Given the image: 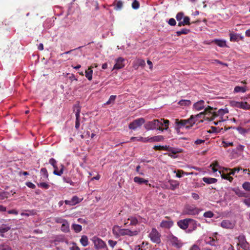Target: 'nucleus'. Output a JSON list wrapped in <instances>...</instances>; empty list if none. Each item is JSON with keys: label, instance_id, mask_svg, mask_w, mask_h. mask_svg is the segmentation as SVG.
<instances>
[{"label": "nucleus", "instance_id": "nucleus-1", "mask_svg": "<svg viewBox=\"0 0 250 250\" xmlns=\"http://www.w3.org/2000/svg\"><path fill=\"white\" fill-rule=\"evenodd\" d=\"M204 112H201L197 115H191L189 118L186 120L176 119L175 120L176 128L177 129L183 127L189 129L198 121V118L204 116Z\"/></svg>", "mask_w": 250, "mask_h": 250}, {"label": "nucleus", "instance_id": "nucleus-2", "mask_svg": "<svg viewBox=\"0 0 250 250\" xmlns=\"http://www.w3.org/2000/svg\"><path fill=\"white\" fill-rule=\"evenodd\" d=\"M216 108H213L210 106H208L203 111V112H204V119L211 121L216 117L220 116L221 120H223L222 116L229 112L227 108L220 109L217 112L214 111V110Z\"/></svg>", "mask_w": 250, "mask_h": 250}, {"label": "nucleus", "instance_id": "nucleus-3", "mask_svg": "<svg viewBox=\"0 0 250 250\" xmlns=\"http://www.w3.org/2000/svg\"><path fill=\"white\" fill-rule=\"evenodd\" d=\"M112 231L115 235L119 236L125 235L134 236L137 235L140 232L139 229H136L132 231L129 229H120L119 226L117 225L113 227Z\"/></svg>", "mask_w": 250, "mask_h": 250}, {"label": "nucleus", "instance_id": "nucleus-4", "mask_svg": "<svg viewBox=\"0 0 250 250\" xmlns=\"http://www.w3.org/2000/svg\"><path fill=\"white\" fill-rule=\"evenodd\" d=\"M163 123L159 120H154L152 121L147 122L144 125L145 128L148 130L157 129L161 131H163L164 128H163Z\"/></svg>", "mask_w": 250, "mask_h": 250}, {"label": "nucleus", "instance_id": "nucleus-5", "mask_svg": "<svg viewBox=\"0 0 250 250\" xmlns=\"http://www.w3.org/2000/svg\"><path fill=\"white\" fill-rule=\"evenodd\" d=\"M153 148L155 150H166L170 152L172 154H176L182 152L181 149L172 147L169 146H155Z\"/></svg>", "mask_w": 250, "mask_h": 250}, {"label": "nucleus", "instance_id": "nucleus-6", "mask_svg": "<svg viewBox=\"0 0 250 250\" xmlns=\"http://www.w3.org/2000/svg\"><path fill=\"white\" fill-rule=\"evenodd\" d=\"M167 239L170 244L176 248L179 249L183 246L181 240L178 239L177 237L174 236L172 234L167 235Z\"/></svg>", "mask_w": 250, "mask_h": 250}, {"label": "nucleus", "instance_id": "nucleus-7", "mask_svg": "<svg viewBox=\"0 0 250 250\" xmlns=\"http://www.w3.org/2000/svg\"><path fill=\"white\" fill-rule=\"evenodd\" d=\"M91 240L94 244V248L96 249H104V248H106V243L102 240L101 238L97 237L94 236Z\"/></svg>", "mask_w": 250, "mask_h": 250}, {"label": "nucleus", "instance_id": "nucleus-8", "mask_svg": "<svg viewBox=\"0 0 250 250\" xmlns=\"http://www.w3.org/2000/svg\"><path fill=\"white\" fill-rule=\"evenodd\" d=\"M149 237L153 242L157 244H160L161 243V234L156 229H152L151 232L149 234Z\"/></svg>", "mask_w": 250, "mask_h": 250}, {"label": "nucleus", "instance_id": "nucleus-9", "mask_svg": "<svg viewBox=\"0 0 250 250\" xmlns=\"http://www.w3.org/2000/svg\"><path fill=\"white\" fill-rule=\"evenodd\" d=\"M145 122V120L143 118H140L131 122L128 127L129 129L135 130L137 128L140 127Z\"/></svg>", "mask_w": 250, "mask_h": 250}, {"label": "nucleus", "instance_id": "nucleus-10", "mask_svg": "<svg viewBox=\"0 0 250 250\" xmlns=\"http://www.w3.org/2000/svg\"><path fill=\"white\" fill-rule=\"evenodd\" d=\"M194 223L193 219L188 218L179 221L177 222V225L180 228L183 229H186L189 226V223Z\"/></svg>", "mask_w": 250, "mask_h": 250}, {"label": "nucleus", "instance_id": "nucleus-11", "mask_svg": "<svg viewBox=\"0 0 250 250\" xmlns=\"http://www.w3.org/2000/svg\"><path fill=\"white\" fill-rule=\"evenodd\" d=\"M75 115H76V123H75V128L77 129H78L80 127V112H81V108L77 105H75L74 106V111H75Z\"/></svg>", "mask_w": 250, "mask_h": 250}, {"label": "nucleus", "instance_id": "nucleus-12", "mask_svg": "<svg viewBox=\"0 0 250 250\" xmlns=\"http://www.w3.org/2000/svg\"><path fill=\"white\" fill-rule=\"evenodd\" d=\"M237 239L239 242L238 245L242 249L246 250L249 248V243L247 242L245 236L243 234L240 235Z\"/></svg>", "mask_w": 250, "mask_h": 250}, {"label": "nucleus", "instance_id": "nucleus-13", "mask_svg": "<svg viewBox=\"0 0 250 250\" xmlns=\"http://www.w3.org/2000/svg\"><path fill=\"white\" fill-rule=\"evenodd\" d=\"M220 226L224 229H232L235 226V224L233 221L228 220H224L221 222Z\"/></svg>", "mask_w": 250, "mask_h": 250}, {"label": "nucleus", "instance_id": "nucleus-14", "mask_svg": "<svg viewBox=\"0 0 250 250\" xmlns=\"http://www.w3.org/2000/svg\"><path fill=\"white\" fill-rule=\"evenodd\" d=\"M168 219L167 220H163L161 224L160 227L163 228L169 229L173 225V222L167 217H166Z\"/></svg>", "mask_w": 250, "mask_h": 250}, {"label": "nucleus", "instance_id": "nucleus-15", "mask_svg": "<svg viewBox=\"0 0 250 250\" xmlns=\"http://www.w3.org/2000/svg\"><path fill=\"white\" fill-rule=\"evenodd\" d=\"M125 59L122 57H119L117 59L116 63L114 65L113 69H119L125 66L124 62Z\"/></svg>", "mask_w": 250, "mask_h": 250}, {"label": "nucleus", "instance_id": "nucleus-16", "mask_svg": "<svg viewBox=\"0 0 250 250\" xmlns=\"http://www.w3.org/2000/svg\"><path fill=\"white\" fill-rule=\"evenodd\" d=\"M133 181L135 183H136L139 185L144 184L146 185H148L149 187L151 186V184H148V180L147 179H145L140 177H135L133 179Z\"/></svg>", "mask_w": 250, "mask_h": 250}, {"label": "nucleus", "instance_id": "nucleus-17", "mask_svg": "<svg viewBox=\"0 0 250 250\" xmlns=\"http://www.w3.org/2000/svg\"><path fill=\"white\" fill-rule=\"evenodd\" d=\"M141 219V218L139 216L138 217L130 216L127 218V221H130L129 225L136 226L140 222Z\"/></svg>", "mask_w": 250, "mask_h": 250}, {"label": "nucleus", "instance_id": "nucleus-18", "mask_svg": "<svg viewBox=\"0 0 250 250\" xmlns=\"http://www.w3.org/2000/svg\"><path fill=\"white\" fill-rule=\"evenodd\" d=\"M186 213L188 215H195L198 213V211L197 208L188 206L186 208Z\"/></svg>", "mask_w": 250, "mask_h": 250}, {"label": "nucleus", "instance_id": "nucleus-19", "mask_svg": "<svg viewBox=\"0 0 250 250\" xmlns=\"http://www.w3.org/2000/svg\"><path fill=\"white\" fill-rule=\"evenodd\" d=\"M53 168L54 169L53 174L56 175L61 176L63 173L64 166L62 164H61L60 166V169L59 170L57 165L55 167H53Z\"/></svg>", "mask_w": 250, "mask_h": 250}, {"label": "nucleus", "instance_id": "nucleus-20", "mask_svg": "<svg viewBox=\"0 0 250 250\" xmlns=\"http://www.w3.org/2000/svg\"><path fill=\"white\" fill-rule=\"evenodd\" d=\"M193 107L196 110H201L205 107V102L203 100H200L193 104Z\"/></svg>", "mask_w": 250, "mask_h": 250}, {"label": "nucleus", "instance_id": "nucleus-21", "mask_svg": "<svg viewBox=\"0 0 250 250\" xmlns=\"http://www.w3.org/2000/svg\"><path fill=\"white\" fill-rule=\"evenodd\" d=\"M148 243L143 242L141 245H136L134 247V250H146L148 248Z\"/></svg>", "mask_w": 250, "mask_h": 250}, {"label": "nucleus", "instance_id": "nucleus-22", "mask_svg": "<svg viewBox=\"0 0 250 250\" xmlns=\"http://www.w3.org/2000/svg\"><path fill=\"white\" fill-rule=\"evenodd\" d=\"M232 191H233L235 193L238 195L239 197H247V193L244 192L243 191L240 190L239 188H233L232 189Z\"/></svg>", "mask_w": 250, "mask_h": 250}, {"label": "nucleus", "instance_id": "nucleus-23", "mask_svg": "<svg viewBox=\"0 0 250 250\" xmlns=\"http://www.w3.org/2000/svg\"><path fill=\"white\" fill-rule=\"evenodd\" d=\"M164 137L161 135H158L152 137H148V142H160L164 140Z\"/></svg>", "mask_w": 250, "mask_h": 250}, {"label": "nucleus", "instance_id": "nucleus-24", "mask_svg": "<svg viewBox=\"0 0 250 250\" xmlns=\"http://www.w3.org/2000/svg\"><path fill=\"white\" fill-rule=\"evenodd\" d=\"M10 229V227L5 225H2L0 227V235L1 237H4V233Z\"/></svg>", "mask_w": 250, "mask_h": 250}, {"label": "nucleus", "instance_id": "nucleus-25", "mask_svg": "<svg viewBox=\"0 0 250 250\" xmlns=\"http://www.w3.org/2000/svg\"><path fill=\"white\" fill-rule=\"evenodd\" d=\"M202 180L203 182L208 184L215 183L217 181V179L210 177H203Z\"/></svg>", "mask_w": 250, "mask_h": 250}, {"label": "nucleus", "instance_id": "nucleus-26", "mask_svg": "<svg viewBox=\"0 0 250 250\" xmlns=\"http://www.w3.org/2000/svg\"><path fill=\"white\" fill-rule=\"evenodd\" d=\"M61 229L62 231L64 232H67L69 231V224L67 221L62 225Z\"/></svg>", "mask_w": 250, "mask_h": 250}, {"label": "nucleus", "instance_id": "nucleus-27", "mask_svg": "<svg viewBox=\"0 0 250 250\" xmlns=\"http://www.w3.org/2000/svg\"><path fill=\"white\" fill-rule=\"evenodd\" d=\"M130 140L131 141H140L144 143H146L148 142V137L147 138H144L142 137H132L130 138Z\"/></svg>", "mask_w": 250, "mask_h": 250}, {"label": "nucleus", "instance_id": "nucleus-28", "mask_svg": "<svg viewBox=\"0 0 250 250\" xmlns=\"http://www.w3.org/2000/svg\"><path fill=\"white\" fill-rule=\"evenodd\" d=\"M93 70L92 67H89L87 70H85V77L89 81H91L92 79Z\"/></svg>", "mask_w": 250, "mask_h": 250}, {"label": "nucleus", "instance_id": "nucleus-29", "mask_svg": "<svg viewBox=\"0 0 250 250\" xmlns=\"http://www.w3.org/2000/svg\"><path fill=\"white\" fill-rule=\"evenodd\" d=\"M246 91H247L246 86H236L234 87V93H238V92L245 93Z\"/></svg>", "mask_w": 250, "mask_h": 250}, {"label": "nucleus", "instance_id": "nucleus-30", "mask_svg": "<svg viewBox=\"0 0 250 250\" xmlns=\"http://www.w3.org/2000/svg\"><path fill=\"white\" fill-rule=\"evenodd\" d=\"M80 242L81 244L84 247L87 246L88 244L87 237L85 235L82 236L80 239Z\"/></svg>", "mask_w": 250, "mask_h": 250}, {"label": "nucleus", "instance_id": "nucleus-31", "mask_svg": "<svg viewBox=\"0 0 250 250\" xmlns=\"http://www.w3.org/2000/svg\"><path fill=\"white\" fill-rule=\"evenodd\" d=\"M205 241L207 244H208L211 246L215 245L216 240L213 237H209L208 238H206Z\"/></svg>", "mask_w": 250, "mask_h": 250}, {"label": "nucleus", "instance_id": "nucleus-32", "mask_svg": "<svg viewBox=\"0 0 250 250\" xmlns=\"http://www.w3.org/2000/svg\"><path fill=\"white\" fill-rule=\"evenodd\" d=\"M190 32V30L187 28H183L180 31H178L176 32L177 36H180L182 34H188Z\"/></svg>", "mask_w": 250, "mask_h": 250}, {"label": "nucleus", "instance_id": "nucleus-33", "mask_svg": "<svg viewBox=\"0 0 250 250\" xmlns=\"http://www.w3.org/2000/svg\"><path fill=\"white\" fill-rule=\"evenodd\" d=\"M216 45L219 47H224L226 45V42L225 41L220 40H215L213 41Z\"/></svg>", "mask_w": 250, "mask_h": 250}, {"label": "nucleus", "instance_id": "nucleus-34", "mask_svg": "<svg viewBox=\"0 0 250 250\" xmlns=\"http://www.w3.org/2000/svg\"><path fill=\"white\" fill-rule=\"evenodd\" d=\"M0 250H12L11 247L6 243L0 244Z\"/></svg>", "mask_w": 250, "mask_h": 250}, {"label": "nucleus", "instance_id": "nucleus-35", "mask_svg": "<svg viewBox=\"0 0 250 250\" xmlns=\"http://www.w3.org/2000/svg\"><path fill=\"white\" fill-rule=\"evenodd\" d=\"M191 103V101L188 100H182L178 102V104L181 106H188Z\"/></svg>", "mask_w": 250, "mask_h": 250}, {"label": "nucleus", "instance_id": "nucleus-36", "mask_svg": "<svg viewBox=\"0 0 250 250\" xmlns=\"http://www.w3.org/2000/svg\"><path fill=\"white\" fill-rule=\"evenodd\" d=\"M240 108L243 109L249 110L250 109V105L247 102H241Z\"/></svg>", "mask_w": 250, "mask_h": 250}, {"label": "nucleus", "instance_id": "nucleus-37", "mask_svg": "<svg viewBox=\"0 0 250 250\" xmlns=\"http://www.w3.org/2000/svg\"><path fill=\"white\" fill-rule=\"evenodd\" d=\"M115 6L114 9L116 10H120L123 6V3L122 1L119 0L116 3H114Z\"/></svg>", "mask_w": 250, "mask_h": 250}, {"label": "nucleus", "instance_id": "nucleus-38", "mask_svg": "<svg viewBox=\"0 0 250 250\" xmlns=\"http://www.w3.org/2000/svg\"><path fill=\"white\" fill-rule=\"evenodd\" d=\"M9 193L7 191L0 192V200H2L8 197Z\"/></svg>", "mask_w": 250, "mask_h": 250}, {"label": "nucleus", "instance_id": "nucleus-39", "mask_svg": "<svg viewBox=\"0 0 250 250\" xmlns=\"http://www.w3.org/2000/svg\"><path fill=\"white\" fill-rule=\"evenodd\" d=\"M72 229L75 230L76 232H79L82 230V227L80 225L73 224L72 225Z\"/></svg>", "mask_w": 250, "mask_h": 250}, {"label": "nucleus", "instance_id": "nucleus-40", "mask_svg": "<svg viewBox=\"0 0 250 250\" xmlns=\"http://www.w3.org/2000/svg\"><path fill=\"white\" fill-rule=\"evenodd\" d=\"M230 128L237 129L238 131V132L241 134H244L248 132L247 129L240 126L236 128L234 127H231Z\"/></svg>", "mask_w": 250, "mask_h": 250}, {"label": "nucleus", "instance_id": "nucleus-41", "mask_svg": "<svg viewBox=\"0 0 250 250\" xmlns=\"http://www.w3.org/2000/svg\"><path fill=\"white\" fill-rule=\"evenodd\" d=\"M38 186L43 189H48L50 187V186L46 183L45 182H41L40 183H38Z\"/></svg>", "mask_w": 250, "mask_h": 250}, {"label": "nucleus", "instance_id": "nucleus-42", "mask_svg": "<svg viewBox=\"0 0 250 250\" xmlns=\"http://www.w3.org/2000/svg\"><path fill=\"white\" fill-rule=\"evenodd\" d=\"M221 177L223 179H227L229 180V182H231L233 180V178L230 176V174H224L223 173L221 174Z\"/></svg>", "mask_w": 250, "mask_h": 250}, {"label": "nucleus", "instance_id": "nucleus-43", "mask_svg": "<svg viewBox=\"0 0 250 250\" xmlns=\"http://www.w3.org/2000/svg\"><path fill=\"white\" fill-rule=\"evenodd\" d=\"M131 6L134 9H138L140 7V3L137 0H134L132 3Z\"/></svg>", "mask_w": 250, "mask_h": 250}, {"label": "nucleus", "instance_id": "nucleus-44", "mask_svg": "<svg viewBox=\"0 0 250 250\" xmlns=\"http://www.w3.org/2000/svg\"><path fill=\"white\" fill-rule=\"evenodd\" d=\"M242 187L246 191H250V183L248 182H244L242 185Z\"/></svg>", "mask_w": 250, "mask_h": 250}, {"label": "nucleus", "instance_id": "nucleus-45", "mask_svg": "<svg viewBox=\"0 0 250 250\" xmlns=\"http://www.w3.org/2000/svg\"><path fill=\"white\" fill-rule=\"evenodd\" d=\"M160 121L162 122V123H163V126H165V127H163L164 130H167L168 127L169 121L168 120H165L164 119H161Z\"/></svg>", "mask_w": 250, "mask_h": 250}, {"label": "nucleus", "instance_id": "nucleus-46", "mask_svg": "<svg viewBox=\"0 0 250 250\" xmlns=\"http://www.w3.org/2000/svg\"><path fill=\"white\" fill-rule=\"evenodd\" d=\"M184 175H188V173L182 170H178L176 172V176L178 178H181Z\"/></svg>", "mask_w": 250, "mask_h": 250}, {"label": "nucleus", "instance_id": "nucleus-47", "mask_svg": "<svg viewBox=\"0 0 250 250\" xmlns=\"http://www.w3.org/2000/svg\"><path fill=\"white\" fill-rule=\"evenodd\" d=\"M27 211L28 212V213L21 212V215L29 216L31 215H34L35 214V212L34 210H28Z\"/></svg>", "mask_w": 250, "mask_h": 250}, {"label": "nucleus", "instance_id": "nucleus-48", "mask_svg": "<svg viewBox=\"0 0 250 250\" xmlns=\"http://www.w3.org/2000/svg\"><path fill=\"white\" fill-rule=\"evenodd\" d=\"M116 96L115 95H111L110 96L109 100L106 102L105 104H109L111 103H113L116 99Z\"/></svg>", "mask_w": 250, "mask_h": 250}, {"label": "nucleus", "instance_id": "nucleus-49", "mask_svg": "<svg viewBox=\"0 0 250 250\" xmlns=\"http://www.w3.org/2000/svg\"><path fill=\"white\" fill-rule=\"evenodd\" d=\"M230 41H236L238 39V36L236 34L230 33L229 34Z\"/></svg>", "mask_w": 250, "mask_h": 250}, {"label": "nucleus", "instance_id": "nucleus-50", "mask_svg": "<svg viewBox=\"0 0 250 250\" xmlns=\"http://www.w3.org/2000/svg\"><path fill=\"white\" fill-rule=\"evenodd\" d=\"M214 214L211 211H208L207 212H205L204 213V217H207V218H211L213 216Z\"/></svg>", "mask_w": 250, "mask_h": 250}, {"label": "nucleus", "instance_id": "nucleus-51", "mask_svg": "<svg viewBox=\"0 0 250 250\" xmlns=\"http://www.w3.org/2000/svg\"><path fill=\"white\" fill-rule=\"evenodd\" d=\"M41 172L42 173V174L44 176V177L46 178H48V174L47 170L46 168H42L41 169Z\"/></svg>", "mask_w": 250, "mask_h": 250}, {"label": "nucleus", "instance_id": "nucleus-52", "mask_svg": "<svg viewBox=\"0 0 250 250\" xmlns=\"http://www.w3.org/2000/svg\"><path fill=\"white\" fill-rule=\"evenodd\" d=\"M55 222L57 223H60V224H63L65 221L66 220L65 219H63V218L61 217H56L55 218Z\"/></svg>", "mask_w": 250, "mask_h": 250}, {"label": "nucleus", "instance_id": "nucleus-53", "mask_svg": "<svg viewBox=\"0 0 250 250\" xmlns=\"http://www.w3.org/2000/svg\"><path fill=\"white\" fill-rule=\"evenodd\" d=\"M176 20L178 21H181L184 18V13L183 12L178 13L176 16Z\"/></svg>", "mask_w": 250, "mask_h": 250}, {"label": "nucleus", "instance_id": "nucleus-54", "mask_svg": "<svg viewBox=\"0 0 250 250\" xmlns=\"http://www.w3.org/2000/svg\"><path fill=\"white\" fill-rule=\"evenodd\" d=\"M183 22L185 24V25H190V18L188 16H186L184 17Z\"/></svg>", "mask_w": 250, "mask_h": 250}, {"label": "nucleus", "instance_id": "nucleus-55", "mask_svg": "<svg viewBox=\"0 0 250 250\" xmlns=\"http://www.w3.org/2000/svg\"><path fill=\"white\" fill-rule=\"evenodd\" d=\"M108 243L111 247L114 248L116 245L117 242L116 241H113L112 240H109L108 241Z\"/></svg>", "mask_w": 250, "mask_h": 250}, {"label": "nucleus", "instance_id": "nucleus-56", "mask_svg": "<svg viewBox=\"0 0 250 250\" xmlns=\"http://www.w3.org/2000/svg\"><path fill=\"white\" fill-rule=\"evenodd\" d=\"M25 185L26 186H27L28 188L35 189L36 188V186L33 183L30 182H27L25 183Z\"/></svg>", "mask_w": 250, "mask_h": 250}, {"label": "nucleus", "instance_id": "nucleus-57", "mask_svg": "<svg viewBox=\"0 0 250 250\" xmlns=\"http://www.w3.org/2000/svg\"><path fill=\"white\" fill-rule=\"evenodd\" d=\"M240 103H241V102H236V101H232V102H231L230 104L232 106H235V107H236L238 108H240Z\"/></svg>", "mask_w": 250, "mask_h": 250}, {"label": "nucleus", "instance_id": "nucleus-58", "mask_svg": "<svg viewBox=\"0 0 250 250\" xmlns=\"http://www.w3.org/2000/svg\"><path fill=\"white\" fill-rule=\"evenodd\" d=\"M49 163L53 166V167H55V166L57 165V161L53 158L49 160Z\"/></svg>", "mask_w": 250, "mask_h": 250}, {"label": "nucleus", "instance_id": "nucleus-59", "mask_svg": "<svg viewBox=\"0 0 250 250\" xmlns=\"http://www.w3.org/2000/svg\"><path fill=\"white\" fill-rule=\"evenodd\" d=\"M168 23L171 26H174L176 24V21L173 18L170 19L168 21Z\"/></svg>", "mask_w": 250, "mask_h": 250}, {"label": "nucleus", "instance_id": "nucleus-60", "mask_svg": "<svg viewBox=\"0 0 250 250\" xmlns=\"http://www.w3.org/2000/svg\"><path fill=\"white\" fill-rule=\"evenodd\" d=\"M71 200L75 205L79 202V198L76 196H73Z\"/></svg>", "mask_w": 250, "mask_h": 250}, {"label": "nucleus", "instance_id": "nucleus-61", "mask_svg": "<svg viewBox=\"0 0 250 250\" xmlns=\"http://www.w3.org/2000/svg\"><path fill=\"white\" fill-rule=\"evenodd\" d=\"M189 250H201L200 247L197 245H192Z\"/></svg>", "mask_w": 250, "mask_h": 250}, {"label": "nucleus", "instance_id": "nucleus-62", "mask_svg": "<svg viewBox=\"0 0 250 250\" xmlns=\"http://www.w3.org/2000/svg\"><path fill=\"white\" fill-rule=\"evenodd\" d=\"M243 203L248 207H250V198L245 199L243 200Z\"/></svg>", "mask_w": 250, "mask_h": 250}, {"label": "nucleus", "instance_id": "nucleus-63", "mask_svg": "<svg viewBox=\"0 0 250 250\" xmlns=\"http://www.w3.org/2000/svg\"><path fill=\"white\" fill-rule=\"evenodd\" d=\"M63 180L64 182L65 183H69L71 185H72V182L71 181V180L70 179V178H65V177H63Z\"/></svg>", "mask_w": 250, "mask_h": 250}, {"label": "nucleus", "instance_id": "nucleus-64", "mask_svg": "<svg viewBox=\"0 0 250 250\" xmlns=\"http://www.w3.org/2000/svg\"><path fill=\"white\" fill-rule=\"evenodd\" d=\"M138 64L140 66H144L146 63L144 60L140 59L138 60Z\"/></svg>", "mask_w": 250, "mask_h": 250}]
</instances>
